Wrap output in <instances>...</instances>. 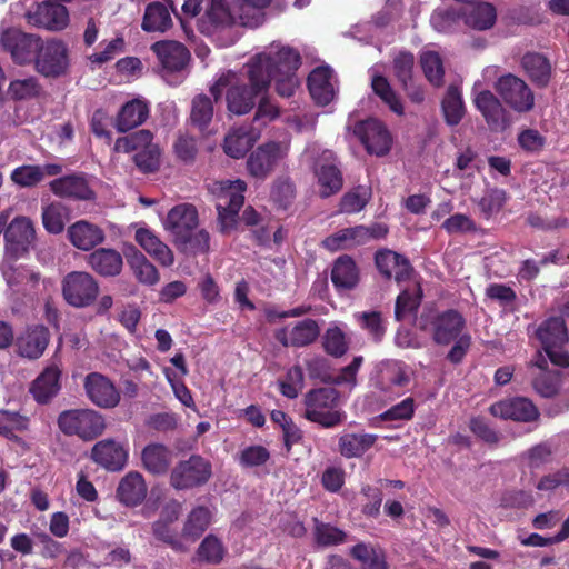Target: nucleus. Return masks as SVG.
Segmentation results:
<instances>
[{
    "mask_svg": "<svg viewBox=\"0 0 569 569\" xmlns=\"http://www.w3.org/2000/svg\"><path fill=\"white\" fill-rule=\"evenodd\" d=\"M300 64L298 51L280 42H272L247 62L249 87L236 72L227 71L211 86L210 93L218 101L226 90L228 111L242 116L252 110L257 97L268 90L271 80L274 81L278 94L291 97L300 86L297 77Z\"/></svg>",
    "mask_w": 569,
    "mask_h": 569,
    "instance_id": "obj_1",
    "label": "nucleus"
},
{
    "mask_svg": "<svg viewBox=\"0 0 569 569\" xmlns=\"http://www.w3.org/2000/svg\"><path fill=\"white\" fill-rule=\"evenodd\" d=\"M247 183L243 180L214 181L210 192L216 198L219 228L222 233H229L236 228L240 208L243 206V192Z\"/></svg>",
    "mask_w": 569,
    "mask_h": 569,
    "instance_id": "obj_2",
    "label": "nucleus"
},
{
    "mask_svg": "<svg viewBox=\"0 0 569 569\" xmlns=\"http://www.w3.org/2000/svg\"><path fill=\"white\" fill-rule=\"evenodd\" d=\"M339 392L330 387L308 391L303 398L305 418L325 428L342 423L346 412L338 409Z\"/></svg>",
    "mask_w": 569,
    "mask_h": 569,
    "instance_id": "obj_3",
    "label": "nucleus"
},
{
    "mask_svg": "<svg viewBox=\"0 0 569 569\" xmlns=\"http://www.w3.org/2000/svg\"><path fill=\"white\" fill-rule=\"evenodd\" d=\"M289 140H269L257 147L247 158V170L256 179H267L287 159Z\"/></svg>",
    "mask_w": 569,
    "mask_h": 569,
    "instance_id": "obj_4",
    "label": "nucleus"
},
{
    "mask_svg": "<svg viewBox=\"0 0 569 569\" xmlns=\"http://www.w3.org/2000/svg\"><path fill=\"white\" fill-rule=\"evenodd\" d=\"M537 338L550 362L560 368L569 367V352L565 350L568 341L566 321L562 317H550L538 327Z\"/></svg>",
    "mask_w": 569,
    "mask_h": 569,
    "instance_id": "obj_5",
    "label": "nucleus"
},
{
    "mask_svg": "<svg viewBox=\"0 0 569 569\" xmlns=\"http://www.w3.org/2000/svg\"><path fill=\"white\" fill-rule=\"evenodd\" d=\"M33 64L37 72L46 78L66 76L71 66L69 46L58 38L42 39Z\"/></svg>",
    "mask_w": 569,
    "mask_h": 569,
    "instance_id": "obj_6",
    "label": "nucleus"
},
{
    "mask_svg": "<svg viewBox=\"0 0 569 569\" xmlns=\"http://www.w3.org/2000/svg\"><path fill=\"white\" fill-rule=\"evenodd\" d=\"M60 430L68 436H78L82 440H92L99 437L106 422L99 412L92 409H71L59 415Z\"/></svg>",
    "mask_w": 569,
    "mask_h": 569,
    "instance_id": "obj_7",
    "label": "nucleus"
},
{
    "mask_svg": "<svg viewBox=\"0 0 569 569\" xmlns=\"http://www.w3.org/2000/svg\"><path fill=\"white\" fill-rule=\"evenodd\" d=\"M42 38L28 33L19 28H2L0 30V47L10 54L14 63L30 64L34 61Z\"/></svg>",
    "mask_w": 569,
    "mask_h": 569,
    "instance_id": "obj_8",
    "label": "nucleus"
},
{
    "mask_svg": "<svg viewBox=\"0 0 569 569\" xmlns=\"http://www.w3.org/2000/svg\"><path fill=\"white\" fill-rule=\"evenodd\" d=\"M422 328L429 331L439 345H448L462 333L465 320L455 310L429 311L421 317Z\"/></svg>",
    "mask_w": 569,
    "mask_h": 569,
    "instance_id": "obj_9",
    "label": "nucleus"
},
{
    "mask_svg": "<svg viewBox=\"0 0 569 569\" xmlns=\"http://www.w3.org/2000/svg\"><path fill=\"white\" fill-rule=\"evenodd\" d=\"M28 24L49 31H61L69 24L67 8L52 0L33 3L24 13Z\"/></svg>",
    "mask_w": 569,
    "mask_h": 569,
    "instance_id": "obj_10",
    "label": "nucleus"
},
{
    "mask_svg": "<svg viewBox=\"0 0 569 569\" xmlns=\"http://www.w3.org/2000/svg\"><path fill=\"white\" fill-rule=\"evenodd\" d=\"M373 387L385 400L399 396L409 382L407 367L399 361L388 360L381 362L372 378Z\"/></svg>",
    "mask_w": 569,
    "mask_h": 569,
    "instance_id": "obj_11",
    "label": "nucleus"
},
{
    "mask_svg": "<svg viewBox=\"0 0 569 569\" xmlns=\"http://www.w3.org/2000/svg\"><path fill=\"white\" fill-rule=\"evenodd\" d=\"M99 292V286L93 277L83 271L68 273L62 281V295L72 307L84 308L91 305Z\"/></svg>",
    "mask_w": 569,
    "mask_h": 569,
    "instance_id": "obj_12",
    "label": "nucleus"
},
{
    "mask_svg": "<svg viewBox=\"0 0 569 569\" xmlns=\"http://www.w3.org/2000/svg\"><path fill=\"white\" fill-rule=\"evenodd\" d=\"M210 477L211 463L200 456H191L171 470L170 483L177 490H184L204 485Z\"/></svg>",
    "mask_w": 569,
    "mask_h": 569,
    "instance_id": "obj_13",
    "label": "nucleus"
},
{
    "mask_svg": "<svg viewBox=\"0 0 569 569\" xmlns=\"http://www.w3.org/2000/svg\"><path fill=\"white\" fill-rule=\"evenodd\" d=\"M500 99L518 113H528L535 107V93L521 78L508 73L500 76Z\"/></svg>",
    "mask_w": 569,
    "mask_h": 569,
    "instance_id": "obj_14",
    "label": "nucleus"
},
{
    "mask_svg": "<svg viewBox=\"0 0 569 569\" xmlns=\"http://www.w3.org/2000/svg\"><path fill=\"white\" fill-rule=\"evenodd\" d=\"M355 133L370 154L381 157L387 154L391 148L390 133L385 124L377 119L359 122L355 128Z\"/></svg>",
    "mask_w": 569,
    "mask_h": 569,
    "instance_id": "obj_15",
    "label": "nucleus"
},
{
    "mask_svg": "<svg viewBox=\"0 0 569 569\" xmlns=\"http://www.w3.org/2000/svg\"><path fill=\"white\" fill-rule=\"evenodd\" d=\"M319 333L320 328L316 320L303 319L277 329L274 337L283 347L300 348L315 342Z\"/></svg>",
    "mask_w": 569,
    "mask_h": 569,
    "instance_id": "obj_16",
    "label": "nucleus"
},
{
    "mask_svg": "<svg viewBox=\"0 0 569 569\" xmlns=\"http://www.w3.org/2000/svg\"><path fill=\"white\" fill-rule=\"evenodd\" d=\"M84 391L89 400L100 408H114L120 401V392L114 383L99 372L86 376Z\"/></svg>",
    "mask_w": 569,
    "mask_h": 569,
    "instance_id": "obj_17",
    "label": "nucleus"
},
{
    "mask_svg": "<svg viewBox=\"0 0 569 569\" xmlns=\"http://www.w3.org/2000/svg\"><path fill=\"white\" fill-rule=\"evenodd\" d=\"M271 0H232L228 13L231 16L229 28L233 24L257 28L264 22L266 8Z\"/></svg>",
    "mask_w": 569,
    "mask_h": 569,
    "instance_id": "obj_18",
    "label": "nucleus"
},
{
    "mask_svg": "<svg viewBox=\"0 0 569 569\" xmlns=\"http://www.w3.org/2000/svg\"><path fill=\"white\" fill-rule=\"evenodd\" d=\"M182 11L188 17H196L203 12L208 20L222 32L231 33L229 30L230 14L224 0H186Z\"/></svg>",
    "mask_w": 569,
    "mask_h": 569,
    "instance_id": "obj_19",
    "label": "nucleus"
},
{
    "mask_svg": "<svg viewBox=\"0 0 569 569\" xmlns=\"http://www.w3.org/2000/svg\"><path fill=\"white\" fill-rule=\"evenodd\" d=\"M34 236V228L29 218H14L4 230L7 253L18 257L26 252L32 243Z\"/></svg>",
    "mask_w": 569,
    "mask_h": 569,
    "instance_id": "obj_20",
    "label": "nucleus"
},
{
    "mask_svg": "<svg viewBox=\"0 0 569 569\" xmlns=\"http://www.w3.org/2000/svg\"><path fill=\"white\" fill-rule=\"evenodd\" d=\"M198 224V212L192 204L181 203L173 207L163 220V228L169 231L174 242L184 239Z\"/></svg>",
    "mask_w": 569,
    "mask_h": 569,
    "instance_id": "obj_21",
    "label": "nucleus"
},
{
    "mask_svg": "<svg viewBox=\"0 0 569 569\" xmlns=\"http://www.w3.org/2000/svg\"><path fill=\"white\" fill-rule=\"evenodd\" d=\"M336 77L331 68L318 67L308 77V89L320 106L329 104L336 97Z\"/></svg>",
    "mask_w": 569,
    "mask_h": 569,
    "instance_id": "obj_22",
    "label": "nucleus"
},
{
    "mask_svg": "<svg viewBox=\"0 0 569 569\" xmlns=\"http://www.w3.org/2000/svg\"><path fill=\"white\" fill-rule=\"evenodd\" d=\"M316 176L319 183V193L322 198L330 197L342 187V177L335 163L333 153L323 151L321 160L316 166Z\"/></svg>",
    "mask_w": 569,
    "mask_h": 569,
    "instance_id": "obj_23",
    "label": "nucleus"
},
{
    "mask_svg": "<svg viewBox=\"0 0 569 569\" xmlns=\"http://www.w3.org/2000/svg\"><path fill=\"white\" fill-rule=\"evenodd\" d=\"M91 459L108 470L118 471L124 467L128 452L122 445L108 439L93 446Z\"/></svg>",
    "mask_w": 569,
    "mask_h": 569,
    "instance_id": "obj_24",
    "label": "nucleus"
},
{
    "mask_svg": "<svg viewBox=\"0 0 569 569\" xmlns=\"http://www.w3.org/2000/svg\"><path fill=\"white\" fill-rule=\"evenodd\" d=\"M260 136V128L251 126L233 128L224 138L223 150L231 158H242Z\"/></svg>",
    "mask_w": 569,
    "mask_h": 569,
    "instance_id": "obj_25",
    "label": "nucleus"
},
{
    "mask_svg": "<svg viewBox=\"0 0 569 569\" xmlns=\"http://www.w3.org/2000/svg\"><path fill=\"white\" fill-rule=\"evenodd\" d=\"M137 243L156 261L163 267H170L174 262L172 250L147 227H138L134 233Z\"/></svg>",
    "mask_w": 569,
    "mask_h": 569,
    "instance_id": "obj_26",
    "label": "nucleus"
},
{
    "mask_svg": "<svg viewBox=\"0 0 569 569\" xmlns=\"http://www.w3.org/2000/svg\"><path fill=\"white\" fill-rule=\"evenodd\" d=\"M149 113V102L143 98H134L121 107L116 117L114 127L120 132H127L146 122Z\"/></svg>",
    "mask_w": 569,
    "mask_h": 569,
    "instance_id": "obj_27",
    "label": "nucleus"
},
{
    "mask_svg": "<svg viewBox=\"0 0 569 569\" xmlns=\"http://www.w3.org/2000/svg\"><path fill=\"white\" fill-rule=\"evenodd\" d=\"M376 266L381 274L388 279L395 278L398 283L409 279L412 271L407 258L388 249L377 252Z\"/></svg>",
    "mask_w": 569,
    "mask_h": 569,
    "instance_id": "obj_28",
    "label": "nucleus"
},
{
    "mask_svg": "<svg viewBox=\"0 0 569 569\" xmlns=\"http://www.w3.org/2000/svg\"><path fill=\"white\" fill-rule=\"evenodd\" d=\"M151 49L167 71L182 70L190 58L186 47L177 41H158L152 44Z\"/></svg>",
    "mask_w": 569,
    "mask_h": 569,
    "instance_id": "obj_29",
    "label": "nucleus"
},
{
    "mask_svg": "<svg viewBox=\"0 0 569 569\" xmlns=\"http://www.w3.org/2000/svg\"><path fill=\"white\" fill-rule=\"evenodd\" d=\"M49 343V331L43 326L28 328L16 341L18 353L28 359H38Z\"/></svg>",
    "mask_w": 569,
    "mask_h": 569,
    "instance_id": "obj_30",
    "label": "nucleus"
},
{
    "mask_svg": "<svg viewBox=\"0 0 569 569\" xmlns=\"http://www.w3.org/2000/svg\"><path fill=\"white\" fill-rule=\"evenodd\" d=\"M62 172V167L56 163H46L42 166L23 164L12 170L11 181L21 188H31L37 186L47 177L58 176Z\"/></svg>",
    "mask_w": 569,
    "mask_h": 569,
    "instance_id": "obj_31",
    "label": "nucleus"
},
{
    "mask_svg": "<svg viewBox=\"0 0 569 569\" xmlns=\"http://www.w3.org/2000/svg\"><path fill=\"white\" fill-rule=\"evenodd\" d=\"M61 369L52 363L48 366L32 382L30 392L39 403H47L60 390Z\"/></svg>",
    "mask_w": 569,
    "mask_h": 569,
    "instance_id": "obj_32",
    "label": "nucleus"
},
{
    "mask_svg": "<svg viewBox=\"0 0 569 569\" xmlns=\"http://www.w3.org/2000/svg\"><path fill=\"white\" fill-rule=\"evenodd\" d=\"M68 238L76 248L88 251L103 242L104 233L97 224L80 220L68 228Z\"/></svg>",
    "mask_w": 569,
    "mask_h": 569,
    "instance_id": "obj_33",
    "label": "nucleus"
},
{
    "mask_svg": "<svg viewBox=\"0 0 569 569\" xmlns=\"http://www.w3.org/2000/svg\"><path fill=\"white\" fill-rule=\"evenodd\" d=\"M521 67L536 87L546 88L549 84L552 67L542 53L526 52L521 58Z\"/></svg>",
    "mask_w": 569,
    "mask_h": 569,
    "instance_id": "obj_34",
    "label": "nucleus"
},
{
    "mask_svg": "<svg viewBox=\"0 0 569 569\" xmlns=\"http://www.w3.org/2000/svg\"><path fill=\"white\" fill-rule=\"evenodd\" d=\"M538 408L525 397H515L500 401V418L519 422H532L539 418Z\"/></svg>",
    "mask_w": 569,
    "mask_h": 569,
    "instance_id": "obj_35",
    "label": "nucleus"
},
{
    "mask_svg": "<svg viewBox=\"0 0 569 569\" xmlns=\"http://www.w3.org/2000/svg\"><path fill=\"white\" fill-rule=\"evenodd\" d=\"M50 189L56 196L62 198L87 200L91 199L93 194L87 180L82 176L76 174L52 180Z\"/></svg>",
    "mask_w": 569,
    "mask_h": 569,
    "instance_id": "obj_36",
    "label": "nucleus"
},
{
    "mask_svg": "<svg viewBox=\"0 0 569 569\" xmlns=\"http://www.w3.org/2000/svg\"><path fill=\"white\" fill-rule=\"evenodd\" d=\"M117 495L126 506L140 505L147 496V485L141 473L131 471L119 482Z\"/></svg>",
    "mask_w": 569,
    "mask_h": 569,
    "instance_id": "obj_37",
    "label": "nucleus"
},
{
    "mask_svg": "<svg viewBox=\"0 0 569 569\" xmlns=\"http://www.w3.org/2000/svg\"><path fill=\"white\" fill-rule=\"evenodd\" d=\"M369 231L365 226L346 228L327 237L322 246L330 251L349 249L368 242Z\"/></svg>",
    "mask_w": 569,
    "mask_h": 569,
    "instance_id": "obj_38",
    "label": "nucleus"
},
{
    "mask_svg": "<svg viewBox=\"0 0 569 569\" xmlns=\"http://www.w3.org/2000/svg\"><path fill=\"white\" fill-rule=\"evenodd\" d=\"M535 366L540 369L539 375L533 379L535 390L545 398L553 397L560 388V371L549 370L548 360L538 352Z\"/></svg>",
    "mask_w": 569,
    "mask_h": 569,
    "instance_id": "obj_39",
    "label": "nucleus"
},
{
    "mask_svg": "<svg viewBox=\"0 0 569 569\" xmlns=\"http://www.w3.org/2000/svg\"><path fill=\"white\" fill-rule=\"evenodd\" d=\"M377 435L343 432L339 436L338 450L345 458H359L377 441Z\"/></svg>",
    "mask_w": 569,
    "mask_h": 569,
    "instance_id": "obj_40",
    "label": "nucleus"
},
{
    "mask_svg": "<svg viewBox=\"0 0 569 569\" xmlns=\"http://www.w3.org/2000/svg\"><path fill=\"white\" fill-rule=\"evenodd\" d=\"M213 513L210 508L197 506L187 515L181 537L189 541H196L209 528L212 522Z\"/></svg>",
    "mask_w": 569,
    "mask_h": 569,
    "instance_id": "obj_41",
    "label": "nucleus"
},
{
    "mask_svg": "<svg viewBox=\"0 0 569 569\" xmlns=\"http://www.w3.org/2000/svg\"><path fill=\"white\" fill-rule=\"evenodd\" d=\"M143 468L152 475H163L168 471L171 461V451L161 443H150L141 451Z\"/></svg>",
    "mask_w": 569,
    "mask_h": 569,
    "instance_id": "obj_42",
    "label": "nucleus"
},
{
    "mask_svg": "<svg viewBox=\"0 0 569 569\" xmlns=\"http://www.w3.org/2000/svg\"><path fill=\"white\" fill-rule=\"evenodd\" d=\"M171 27V12L166 3L154 1L146 7L141 22L143 31L163 33Z\"/></svg>",
    "mask_w": 569,
    "mask_h": 569,
    "instance_id": "obj_43",
    "label": "nucleus"
},
{
    "mask_svg": "<svg viewBox=\"0 0 569 569\" xmlns=\"http://www.w3.org/2000/svg\"><path fill=\"white\" fill-rule=\"evenodd\" d=\"M331 281L339 290H351L358 284L359 270L350 257L342 256L336 260Z\"/></svg>",
    "mask_w": 569,
    "mask_h": 569,
    "instance_id": "obj_44",
    "label": "nucleus"
},
{
    "mask_svg": "<svg viewBox=\"0 0 569 569\" xmlns=\"http://www.w3.org/2000/svg\"><path fill=\"white\" fill-rule=\"evenodd\" d=\"M128 264L137 280L144 286H154L160 280L158 269L146 258V256L132 249L131 254L127 256Z\"/></svg>",
    "mask_w": 569,
    "mask_h": 569,
    "instance_id": "obj_45",
    "label": "nucleus"
},
{
    "mask_svg": "<svg viewBox=\"0 0 569 569\" xmlns=\"http://www.w3.org/2000/svg\"><path fill=\"white\" fill-rule=\"evenodd\" d=\"M90 267L102 276H116L122 269V257L112 249H99L89 256Z\"/></svg>",
    "mask_w": 569,
    "mask_h": 569,
    "instance_id": "obj_46",
    "label": "nucleus"
},
{
    "mask_svg": "<svg viewBox=\"0 0 569 569\" xmlns=\"http://www.w3.org/2000/svg\"><path fill=\"white\" fill-rule=\"evenodd\" d=\"M42 86L36 76H28L12 80L8 87V96L16 101L39 98Z\"/></svg>",
    "mask_w": 569,
    "mask_h": 569,
    "instance_id": "obj_47",
    "label": "nucleus"
},
{
    "mask_svg": "<svg viewBox=\"0 0 569 569\" xmlns=\"http://www.w3.org/2000/svg\"><path fill=\"white\" fill-rule=\"evenodd\" d=\"M351 555L360 562L361 569H388L386 555L380 548L358 543L351 549Z\"/></svg>",
    "mask_w": 569,
    "mask_h": 569,
    "instance_id": "obj_48",
    "label": "nucleus"
},
{
    "mask_svg": "<svg viewBox=\"0 0 569 569\" xmlns=\"http://www.w3.org/2000/svg\"><path fill=\"white\" fill-rule=\"evenodd\" d=\"M69 219V209L61 202H52L42 208V223L49 233L62 232Z\"/></svg>",
    "mask_w": 569,
    "mask_h": 569,
    "instance_id": "obj_49",
    "label": "nucleus"
},
{
    "mask_svg": "<svg viewBox=\"0 0 569 569\" xmlns=\"http://www.w3.org/2000/svg\"><path fill=\"white\" fill-rule=\"evenodd\" d=\"M442 111L446 122L449 126L458 124L463 114L465 106L461 97V91L457 86H450L442 100Z\"/></svg>",
    "mask_w": 569,
    "mask_h": 569,
    "instance_id": "obj_50",
    "label": "nucleus"
},
{
    "mask_svg": "<svg viewBox=\"0 0 569 569\" xmlns=\"http://www.w3.org/2000/svg\"><path fill=\"white\" fill-rule=\"evenodd\" d=\"M475 103L489 124H496L498 112V100L492 91L487 90L482 83L473 84Z\"/></svg>",
    "mask_w": 569,
    "mask_h": 569,
    "instance_id": "obj_51",
    "label": "nucleus"
},
{
    "mask_svg": "<svg viewBox=\"0 0 569 569\" xmlns=\"http://www.w3.org/2000/svg\"><path fill=\"white\" fill-rule=\"evenodd\" d=\"M29 428V418L18 411L0 410V435L7 439H17V433Z\"/></svg>",
    "mask_w": 569,
    "mask_h": 569,
    "instance_id": "obj_52",
    "label": "nucleus"
},
{
    "mask_svg": "<svg viewBox=\"0 0 569 569\" xmlns=\"http://www.w3.org/2000/svg\"><path fill=\"white\" fill-rule=\"evenodd\" d=\"M213 117V102L206 94H198L193 98L191 104V122L201 131L204 130Z\"/></svg>",
    "mask_w": 569,
    "mask_h": 569,
    "instance_id": "obj_53",
    "label": "nucleus"
},
{
    "mask_svg": "<svg viewBox=\"0 0 569 569\" xmlns=\"http://www.w3.org/2000/svg\"><path fill=\"white\" fill-rule=\"evenodd\" d=\"M371 87L373 92L390 108L391 111L397 114L403 113V107L400 99L385 77L372 73Z\"/></svg>",
    "mask_w": 569,
    "mask_h": 569,
    "instance_id": "obj_54",
    "label": "nucleus"
},
{
    "mask_svg": "<svg viewBox=\"0 0 569 569\" xmlns=\"http://www.w3.org/2000/svg\"><path fill=\"white\" fill-rule=\"evenodd\" d=\"M226 549L221 540L208 535L199 545L197 550V559L211 565H218L222 561Z\"/></svg>",
    "mask_w": 569,
    "mask_h": 569,
    "instance_id": "obj_55",
    "label": "nucleus"
},
{
    "mask_svg": "<svg viewBox=\"0 0 569 569\" xmlns=\"http://www.w3.org/2000/svg\"><path fill=\"white\" fill-rule=\"evenodd\" d=\"M496 20V8L487 2L473 7L469 13H465V21L468 26L486 30L493 26Z\"/></svg>",
    "mask_w": 569,
    "mask_h": 569,
    "instance_id": "obj_56",
    "label": "nucleus"
},
{
    "mask_svg": "<svg viewBox=\"0 0 569 569\" xmlns=\"http://www.w3.org/2000/svg\"><path fill=\"white\" fill-rule=\"evenodd\" d=\"M152 133L149 130L142 129L118 139L114 143V150L118 152H138L149 147H156L157 144L152 142Z\"/></svg>",
    "mask_w": 569,
    "mask_h": 569,
    "instance_id": "obj_57",
    "label": "nucleus"
},
{
    "mask_svg": "<svg viewBox=\"0 0 569 569\" xmlns=\"http://www.w3.org/2000/svg\"><path fill=\"white\" fill-rule=\"evenodd\" d=\"M556 447L550 440L541 441L529 448L523 457L530 469H539L542 466L551 463Z\"/></svg>",
    "mask_w": 569,
    "mask_h": 569,
    "instance_id": "obj_58",
    "label": "nucleus"
},
{
    "mask_svg": "<svg viewBox=\"0 0 569 569\" xmlns=\"http://www.w3.org/2000/svg\"><path fill=\"white\" fill-rule=\"evenodd\" d=\"M348 347L343 329L337 323H331L323 336L325 350L333 357H341L347 352Z\"/></svg>",
    "mask_w": 569,
    "mask_h": 569,
    "instance_id": "obj_59",
    "label": "nucleus"
},
{
    "mask_svg": "<svg viewBox=\"0 0 569 569\" xmlns=\"http://www.w3.org/2000/svg\"><path fill=\"white\" fill-rule=\"evenodd\" d=\"M420 63L426 78L433 86H440L442 83L445 69L439 53L431 50L423 51L420 57Z\"/></svg>",
    "mask_w": 569,
    "mask_h": 569,
    "instance_id": "obj_60",
    "label": "nucleus"
},
{
    "mask_svg": "<svg viewBox=\"0 0 569 569\" xmlns=\"http://www.w3.org/2000/svg\"><path fill=\"white\" fill-rule=\"evenodd\" d=\"M421 299V289L417 282L411 287L405 289L397 298L395 315L398 320H401L406 315L415 311Z\"/></svg>",
    "mask_w": 569,
    "mask_h": 569,
    "instance_id": "obj_61",
    "label": "nucleus"
},
{
    "mask_svg": "<svg viewBox=\"0 0 569 569\" xmlns=\"http://www.w3.org/2000/svg\"><path fill=\"white\" fill-rule=\"evenodd\" d=\"M174 523L164 522V521H156L153 523V535L157 539L163 541L169 545L172 549L177 551H186L188 548L182 541L181 533L179 535L173 527Z\"/></svg>",
    "mask_w": 569,
    "mask_h": 569,
    "instance_id": "obj_62",
    "label": "nucleus"
},
{
    "mask_svg": "<svg viewBox=\"0 0 569 569\" xmlns=\"http://www.w3.org/2000/svg\"><path fill=\"white\" fill-rule=\"evenodd\" d=\"M280 392L289 398L295 399L303 388V372L299 366L290 368L284 378L278 382Z\"/></svg>",
    "mask_w": 569,
    "mask_h": 569,
    "instance_id": "obj_63",
    "label": "nucleus"
},
{
    "mask_svg": "<svg viewBox=\"0 0 569 569\" xmlns=\"http://www.w3.org/2000/svg\"><path fill=\"white\" fill-rule=\"evenodd\" d=\"M296 197V190L292 182L288 179H278L273 182L271 199L280 209H288Z\"/></svg>",
    "mask_w": 569,
    "mask_h": 569,
    "instance_id": "obj_64",
    "label": "nucleus"
}]
</instances>
